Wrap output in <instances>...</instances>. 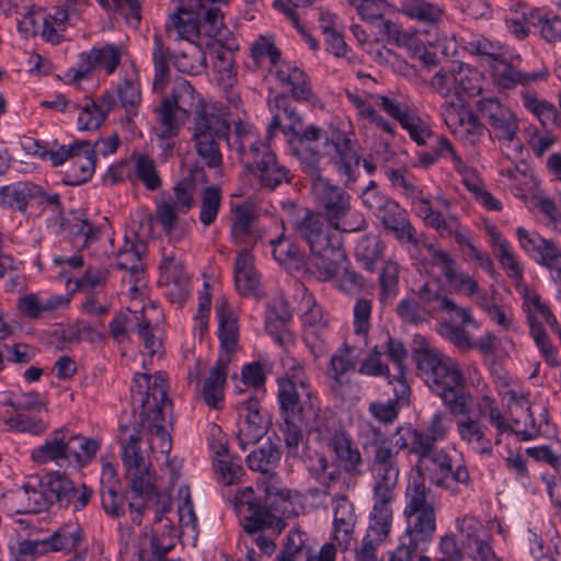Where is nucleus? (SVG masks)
<instances>
[{"label": "nucleus", "instance_id": "f257e3e1", "mask_svg": "<svg viewBox=\"0 0 561 561\" xmlns=\"http://www.w3.org/2000/svg\"><path fill=\"white\" fill-rule=\"evenodd\" d=\"M412 357L430 389L456 416V432L460 442L482 457L493 454L492 439L484 421L495 428L496 444H500L501 436L508 434L523 442L533 440L540 434L541 426L548 423L546 408L530 405L528 399L514 389L503 393L508 410L506 417L495 399L489 396L485 383L476 401V410L471 411L473 398L463 390L465 378L458 364L423 335L413 337Z\"/></svg>", "mask_w": 561, "mask_h": 561}, {"label": "nucleus", "instance_id": "f03ea898", "mask_svg": "<svg viewBox=\"0 0 561 561\" xmlns=\"http://www.w3.org/2000/svg\"><path fill=\"white\" fill-rule=\"evenodd\" d=\"M268 105L272 113L266 135L268 141L280 130L288 137L293 152L309 172L314 173L321 160L327 159L340 174L346 178L352 175L359 159L345 131H325L314 124L304 125L283 94L270 96Z\"/></svg>", "mask_w": 561, "mask_h": 561}, {"label": "nucleus", "instance_id": "7ed1b4c3", "mask_svg": "<svg viewBox=\"0 0 561 561\" xmlns=\"http://www.w3.org/2000/svg\"><path fill=\"white\" fill-rule=\"evenodd\" d=\"M170 100L179 111L193 110L188 130L196 161L209 169L219 168L222 164L220 141L228 140L230 133V124L221 107L203 101L185 79L175 82Z\"/></svg>", "mask_w": 561, "mask_h": 561}, {"label": "nucleus", "instance_id": "20e7f679", "mask_svg": "<svg viewBox=\"0 0 561 561\" xmlns=\"http://www.w3.org/2000/svg\"><path fill=\"white\" fill-rule=\"evenodd\" d=\"M131 402L135 412L139 413L141 430L140 444L144 436L152 454L169 455L172 449L170 428L172 426L171 402L167 396V380L162 373L149 375L137 373L134 375L131 387Z\"/></svg>", "mask_w": 561, "mask_h": 561}, {"label": "nucleus", "instance_id": "39448f33", "mask_svg": "<svg viewBox=\"0 0 561 561\" xmlns=\"http://www.w3.org/2000/svg\"><path fill=\"white\" fill-rule=\"evenodd\" d=\"M175 12L167 22V32L173 39H184L202 46L203 38L218 36L224 27V15L214 4L230 0H173Z\"/></svg>", "mask_w": 561, "mask_h": 561}, {"label": "nucleus", "instance_id": "423d86ee", "mask_svg": "<svg viewBox=\"0 0 561 561\" xmlns=\"http://www.w3.org/2000/svg\"><path fill=\"white\" fill-rule=\"evenodd\" d=\"M121 445L124 474L130 491L137 497H159L160 507L156 511V522L162 523V515L171 506L170 496L159 490L158 478L152 469V465L144 456L139 432L123 427Z\"/></svg>", "mask_w": 561, "mask_h": 561}, {"label": "nucleus", "instance_id": "0eeeda50", "mask_svg": "<svg viewBox=\"0 0 561 561\" xmlns=\"http://www.w3.org/2000/svg\"><path fill=\"white\" fill-rule=\"evenodd\" d=\"M437 508L438 503L426 486L422 473L413 472L404 494L405 538L430 543L436 531Z\"/></svg>", "mask_w": 561, "mask_h": 561}, {"label": "nucleus", "instance_id": "6e6552de", "mask_svg": "<svg viewBox=\"0 0 561 561\" xmlns=\"http://www.w3.org/2000/svg\"><path fill=\"white\" fill-rule=\"evenodd\" d=\"M346 98L355 108L356 118L363 127L376 128L388 135L394 134L396 124L385 118L376 110V105H379L400 125L413 113L407 102L389 95L346 91Z\"/></svg>", "mask_w": 561, "mask_h": 561}, {"label": "nucleus", "instance_id": "1a4fd4ad", "mask_svg": "<svg viewBox=\"0 0 561 561\" xmlns=\"http://www.w3.org/2000/svg\"><path fill=\"white\" fill-rule=\"evenodd\" d=\"M516 289L524 299L523 309L536 345L549 365L558 366L556 350L549 341L550 333L561 339V329L554 314L537 291L519 283L516 284Z\"/></svg>", "mask_w": 561, "mask_h": 561}, {"label": "nucleus", "instance_id": "9d476101", "mask_svg": "<svg viewBox=\"0 0 561 561\" xmlns=\"http://www.w3.org/2000/svg\"><path fill=\"white\" fill-rule=\"evenodd\" d=\"M277 401L282 417H306L318 404L304 367L294 362L277 381Z\"/></svg>", "mask_w": 561, "mask_h": 561}, {"label": "nucleus", "instance_id": "9b49d317", "mask_svg": "<svg viewBox=\"0 0 561 561\" xmlns=\"http://www.w3.org/2000/svg\"><path fill=\"white\" fill-rule=\"evenodd\" d=\"M312 190L324 208V220L346 232H355L365 226L359 211L351 207V196L343 188L332 185L328 180L318 178Z\"/></svg>", "mask_w": 561, "mask_h": 561}, {"label": "nucleus", "instance_id": "f8f14e48", "mask_svg": "<svg viewBox=\"0 0 561 561\" xmlns=\"http://www.w3.org/2000/svg\"><path fill=\"white\" fill-rule=\"evenodd\" d=\"M262 488L265 496L260 530H270L273 535H278L285 527L284 519L298 514L299 495H293L289 490L280 488L276 474H270Z\"/></svg>", "mask_w": 561, "mask_h": 561}, {"label": "nucleus", "instance_id": "ddd939ff", "mask_svg": "<svg viewBox=\"0 0 561 561\" xmlns=\"http://www.w3.org/2000/svg\"><path fill=\"white\" fill-rule=\"evenodd\" d=\"M27 11L23 14L18 24L19 31L25 36L41 34L46 41L57 44L62 38L68 21L71 19L69 12L61 7L54 8L51 12H44L41 8L26 5Z\"/></svg>", "mask_w": 561, "mask_h": 561}, {"label": "nucleus", "instance_id": "4468645a", "mask_svg": "<svg viewBox=\"0 0 561 561\" xmlns=\"http://www.w3.org/2000/svg\"><path fill=\"white\" fill-rule=\"evenodd\" d=\"M84 540L81 526L78 523H67L41 540H24L20 545V552L32 557L49 552L70 553L81 548Z\"/></svg>", "mask_w": 561, "mask_h": 561}, {"label": "nucleus", "instance_id": "2eb2a0df", "mask_svg": "<svg viewBox=\"0 0 561 561\" xmlns=\"http://www.w3.org/2000/svg\"><path fill=\"white\" fill-rule=\"evenodd\" d=\"M267 81H274L280 88L287 89L291 96L299 102L314 104L316 98L308 75L295 62L282 59L268 69Z\"/></svg>", "mask_w": 561, "mask_h": 561}, {"label": "nucleus", "instance_id": "dca6fc26", "mask_svg": "<svg viewBox=\"0 0 561 561\" xmlns=\"http://www.w3.org/2000/svg\"><path fill=\"white\" fill-rule=\"evenodd\" d=\"M300 236L309 244L311 253H323L342 244V228H335L323 215L308 214L298 227Z\"/></svg>", "mask_w": 561, "mask_h": 561}, {"label": "nucleus", "instance_id": "f3484780", "mask_svg": "<svg viewBox=\"0 0 561 561\" xmlns=\"http://www.w3.org/2000/svg\"><path fill=\"white\" fill-rule=\"evenodd\" d=\"M426 260L434 266H437L444 275L448 285L457 293L472 297L478 293V282L467 272L457 267L456 261L451 255L433 244L425 245Z\"/></svg>", "mask_w": 561, "mask_h": 561}, {"label": "nucleus", "instance_id": "a211bd4d", "mask_svg": "<svg viewBox=\"0 0 561 561\" xmlns=\"http://www.w3.org/2000/svg\"><path fill=\"white\" fill-rule=\"evenodd\" d=\"M316 543L300 528H293L287 537L278 561H335V548L327 543L317 556H312Z\"/></svg>", "mask_w": 561, "mask_h": 561}, {"label": "nucleus", "instance_id": "6ab92c4d", "mask_svg": "<svg viewBox=\"0 0 561 561\" xmlns=\"http://www.w3.org/2000/svg\"><path fill=\"white\" fill-rule=\"evenodd\" d=\"M442 114L447 128L460 140L474 144L483 134L482 124L466 107L465 101H446Z\"/></svg>", "mask_w": 561, "mask_h": 561}, {"label": "nucleus", "instance_id": "aec40b11", "mask_svg": "<svg viewBox=\"0 0 561 561\" xmlns=\"http://www.w3.org/2000/svg\"><path fill=\"white\" fill-rule=\"evenodd\" d=\"M364 347L366 345H362L352 335H347L342 345L331 355L325 375L334 392L342 389L344 376L356 368Z\"/></svg>", "mask_w": 561, "mask_h": 561}, {"label": "nucleus", "instance_id": "412c9836", "mask_svg": "<svg viewBox=\"0 0 561 561\" xmlns=\"http://www.w3.org/2000/svg\"><path fill=\"white\" fill-rule=\"evenodd\" d=\"M9 501L18 514H36L51 506L39 476L27 477L20 488L11 492Z\"/></svg>", "mask_w": 561, "mask_h": 561}, {"label": "nucleus", "instance_id": "4be33fe9", "mask_svg": "<svg viewBox=\"0 0 561 561\" xmlns=\"http://www.w3.org/2000/svg\"><path fill=\"white\" fill-rule=\"evenodd\" d=\"M478 107L501 140L512 141L518 129V118L511 108L493 98H483Z\"/></svg>", "mask_w": 561, "mask_h": 561}, {"label": "nucleus", "instance_id": "5701e85b", "mask_svg": "<svg viewBox=\"0 0 561 561\" xmlns=\"http://www.w3.org/2000/svg\"><path fill=\"white\" fill-rule=\"evenodd\" d=\"M240 422L238 440L241 448L257 443L267 431V421L260 412V403L256 398H249L241 402L239 408Z\"/></svg>", "mask_w": 561, "mask_h": 561}, {"label": "nucleus", "instance_id": "b1692460", "mask_svg": "<svg viewBox=\"0 0 561 561\" xmlns=\"http://www.w3.org/2000/svg\"><path fill=\"white\" fill-rule=\"evenodd\" d=\"M482 229L489 238L493 254L507 276L519 280L523 276V264L512 244L503 237L501 231L488 219H483Z\"/></svg>", "mask_w": 561, "mask_h": 561}, {"label": "nucleus", "instance_id": "393cba45", "mask_svg": "<svg viewBox=\"0 0 561 561\" xmlns=\"http://www.w3.org/2000/svg\"><path fill=\"white\" fill-rule=\"evenodd\" d=\"M460 533L467 539L468 554L476 561H495L497 558L493 552L489 534L484 526L473 516H465L457 519Z\"/></svg>", "mask_w": 561, "mask_h": 561}, {"label": "nucleus", "instance_id": "a878e982", "mask_svg": "<svg viewBox=\"0 0 561 561\" xmlns=\"http://www.w3.org/2000/svg\"><path fill=\"white\" fill-rule=\"evenodd\" d=\"M243 162L262 187L274 190L287 180V170L278 164L275 154L268 148L262 150L256 160Z\"/></svg>", "mask_w": 561, "mask_h": 561}, {"label": "nucleus", "instance_id": "bb28decb", "mask_svg": "<svg viewBox=\"0 0 561 561\" xmlns=\"http://www.w3.org/2000/svg\"><path fill=\"white\" fill-rule=\"evenodd\" d=\"M491 76L495 85L500 89L511 90L520 85H529L531 83L545 80L547 72L542 70L523 72L513 65L506 62L502 56L497 58L492 65Z\"/></svg>", "mask_w": 561, "mask_h": 561}, {"label": "nucleus", "instance_id": "cd10ccee", "mask_svg": "<svg viewBox=\"0 0 561 561\" xmlns=\"http://www.w3.org/2000/svg\"><path fill=\"white\" fill-rule=\"evenodd\" d=\"M375 497L376 502L365 537H370L376 542H382L391 529L392 510L390 502L393 499V490L375 489Z\"/></svg>", "mask_w": 561, "mask_h": 561}, {"label": "nucleus", "instance_id": "c85d7f7f", "mask_svg": "<svg viewBox=\"0 0 561 561\" xmlns=\"http://www.w3.org/2000/svg\"><path fill=\"white\" fill-rule=\"evenodd\" d=\"M516 236L519 247L538 263L552 266L554 261L561 256V250L552 242L541 238L536 231L517 227Z\"/></svg>", "mask_w": 561, "mask_h": 561}, {"label": "nucleus", "instance_id": "c756f323", "mask_svg": "<svg viewBox=\"0 0 561 561\" xmlns=\"http://www.w3.org/2000/svg\"><path fill=\"white\" fill-rule=\"evenodd\" d=\"M333 539L344 550L353 540L356 515L353 504L345 496L333 499Z\"/></svg>", "mask_w": 561, "mask_h": 561}, {"label": "nucleus", "instance_id": "7c9ffc66", "mask_svg": "<svg viewBox=\"0 0 561 561\" xmlns=\"http://www.w3.org/2000/svg\"><path fill=\"white\" fill-rule=\"evenodd\" d=\"M397 454L387 442L377 445L373 465L376 478L375 489L393 490L397 485L399 478Z\"/></svg>", "mask_w": 561, "mask_h": 561}, {"label": "nucleus", "instance_id": "2f4dec72", "mask_svg": "<svg viewBox=\"0 0 561 561\" xmlns=\"http://www.w3.org/2000/svg\"><path fill=\"white\" fill-rule=\"evenodd\" d=\"M66 428L53 431L44 443L31 450V459L37 466L54 463L62 467L67 463Z\"/></svg>", "mask_w": 561, "mask_h": 561}, {"label": "nucleus", "instance_id": "473e14b6", "mask_svg": "<svg viewBox=\"0 0 561 561\" xmlns=\"http://www.w3.org/2000/svg\"><path fill=\"white\" fill-rule=\"evenodd\" d=\"M308 414L312 415V421L307 423L310 442L330 447L337 436L343 433L331 411L320 410L317 404L316 410L308 412Z\"/></svg>", "mask_w": 561, "mask_h": 561}, {"label": "nucleus", "instance_id": "72a5a7b5", "mask_svg": "<svg viewBox=\"0 0 561 561\" xmlns=\"http://www.w3.org/2000/svg\"><path fill=\"white\" fill-rule=\"evenodd\" d=\"M233 275L236 288L242 296H260V279L254 268L253 255L249 251L244 250L236 257Z\"/></svg>", "mask_w": 561, "mask_h": 561}, {"label": "nucleus", "instance_id": "f704fd0d", "mask_svg": "<svg viewBox=\"0 0 561 561\" xmlns=\"http://www.w3.org/2000/svg\"><path fill=\"white\" fill-rule=\"evenodd\" d=\"M233 507L247 534L260 530L261 512H263V508L256 505L252 488H244L237 492Z\"/></svg>", "mask_w": 561, "mask_h": 561}, {"label": "nucleus", "instance_id": "c9c22d12", "mask_svg": "<svg viewBox=\"0 0 561 561\" xmlns=\"http://www.w3.org/2000/svg\"><path fill=\"white\" fill-rule=\"evenodd\" d=\"M217 318L219 322V340H220V354L232 362L234 352L238 348L239 328L237 317L227 305L222 304L217 309Z\"/></svg>", "mask_w": 561, "mask_h": 561}, {"label": "nucleus", "instance_id": "e433bc0d", "mask_svg": "<svg viewBox=\"0 0 561 561\" xmlns=\"http://www.w3.org/2000/svg\"><path fill=\"white\" fill-rule=\"evenodd\" d=\"M346 263L347 257L341 244L337 249L331 248L323 253L312 254L309 267L313 268L320 279L329 280L335 278Z\"/></svg>", "mask_w": 561, "mask_h": 561}, {"label": "nucleus", "instance_id": "4c0bfd02", "mask_svg": "<svg viewBox=\"0 0 561 561\" xmlns=\"http://www.w3.org/2000/svg\"><path fill=\"white\" fill-rule=\"evenodd\" d=\"M230 364L231 362H229L227 355L218 356L215 366L205 380L203 397L205 402L211 408H219L224 400V387Z\"/></svg>", "mask_w": 561, "mask_h": 561}, {"label": "nucleus", "instance_id": "58836bf2", "mask_svg": "<svg viewBox=\"0 0 561 561\" xmlns=\"http://www.w3.org/2000/svg\"><path fill=\"white\" fill-rule=\"evenodd\" d=\"M183 214L186 211L180 210L172 203L162 199L157 204L156 218L172 242L183 239L188 231L187 224L180 219Z\"/></svg>", "mask_w": 561, "mask_h": 561}, {"label": "nucleus", "instance_id": "ea45409f", "mask_svg": "<svg viewBox=\"0 0 561 561\" xmlns=\"http://www.w3.org/2000/svg\"><path fill=\"white\" fill-rule=\"evenodd\" d=\"M68 304V298L61 295L42 297L35 294H26L19 299L18 308L24 316L37 319L44 313L64 308Z\"/></svg>", "mask_w": 561, "mask_h": 561}, {"label": "nucleus", "instance_id": "a19ab883", "mask_svg": "<svg viewBox=\"0 0 561 561\" xmlns=\"http://www.w3.org/2000/svg\"><path fill=\"white\" fill-rule=\"evenodd\" d=\"M67 463L73 458L78 468L88 466L100 449L99 440L79 434H72L66 428Z\"/></svg>", "mask_w": 561, "mask_h": 561}, {"label": "nucleus", "instance_id": "79ce46f5", "mask_svg": "<svg viewBox=\"0 0 561 561\" xmlns=\"http://www.w3.org/2000/svg\"><path fill=\"white\" fill-rule=\"evenodd\" d=\"M461 183L471 194L473 201L488 211H501L502 202L496 198L486 187L485 182L473 168L461 176Z\"/></svg>", "mask_w": 561, "mask_h": 561}, {"label": "nucleus", "instance_id": "37998d69", "mask_svg": "<svg viewBox=\"0 0 561 561\" xmlns=\"http://www.w3.org/2000/svg\"><path fill=\"white\" fill-rule=\"evenodd\" d=\"M500 176L504 185L520 199H526L538 187V180L533 173L517 168L501 169Z\"/></svg>", "mask_w": 561, "mask_h": 561}, {"label": "nucleus", "instance_id": "c03bdc74", "mask_svg": "<svg viewBox=\"0 0 561 561\" xmlns=\"http://www.w3.org/2000/svg\"><path fill=\"white\" fill-rule=\"evenodd\" d=\"M422 432L413 428L412 426H400L397 432L387 442L397 453L401 449H409L419 456L420 461L415 472H421V466L427 457L425 449L426 444L422 440Z\"/></svg>", "mask_w": 561, "mask_h": 561}, {"label": "nucleus", "instance_id": "a18cd8bd", "mask_svg": "<svg viewBox=\"0 0 561 561\" xmlns=\"http://www.w3.org/2000/svg\"><path fill=\"white\" fill-rule=\"evenodd\" d=\"M305 463L310 476L322 485L329 486L340 477L339 465L324 453L314 451L306 455Z\"/></svg>", "mask_w": 561, "mask_h": 561}, {"label": "nucleus", "instance_id": "49530a36", "mask_svg": "<svg viewBox=\"0 0 561 561\" xmlns=\"http://www.w3.org/2000/svg\"><path fill=\"white\" fill-rule=\"evenodd\" d=\"M236 136L239 140L237 150L242 161L256 160L260 152L268 148L267 142L259 139L254 126L248 122L237 123Z\"/></svg>", "mask_w": 561, "mask_h": 561}, {"label": "nucleus", "instance_id": "de8ad7c7", "mask_svg": "<svg viewBox=\"0 0 561 561\" xmlns=\"http://www.w3.org/2000/svg\"><path fill=\"white\" fill-rule=\"evenodd\" d=\"M279 459L280 451L278 447L272 443H266L248 455L247 463L251 470L264 473L260 481V485L263 486L267 482V477L274 474L271 470L278 463Z\"/></svg>", "mask_w": 561, "mask_h": 561}, {"label": "nucleus", "instance_id": "09e8293b", "mask_svg": "<svg viewBox=\"0 0 561 561\" xmlns=\"http://www.w3.org/2000/svg\"><path fill=\"white\" fill-rule=\"evenodd\" d=\"M414 211L426 226L437 230L442 237H450V231L459 224L455 217L447 220L432 207L431 202L426 198H419L414 202Z\"/></svg>", "mask_w": 561, "mask_h": 561}, {"label": "nucleus", "instance_id": "8fccbe9b", "mask_svg": "<svg viewBox=\"0 0 561 561\" xmlns=\"http://www.w3.org/2000/svg\"><path fill=\"white\" fill-rule=\"evenodd\" d=\"M399 11L409 19L422 23H437L443 19L444 10L426 0H402Z\"/></svg>", "mask_w": 561, "mask_h": 561}, {"label": "nucleus", "instance_id": "3c124183", "mask_svg": "<svg viewBox=\"0 0 561 561\" xmlns=\"http://www.w3.org/2000/svg\"><path fill=\"white\" fill-rule=\"evenodd\" d=\"M113 105L111 96H104L96 101H88L81 108L78 116V128L80 130L98 129L103 123L106 114Z\"/></svg>", "mask_w": 561, "mask_h": 561}, {"label": "nucleus", "instance_id": "603ef678", "mask_svg": "<svg viewBox=\"0 0 561 561\" xmlns=\"http://www.w3.org/2000/svg\"><path fill=\"white\" fill-rule=\"evenodd\" d=\"M95 168L94 152L89 142L72 160L70 169L66 173L67 183L70 185H80L89 181Z\"/></svg>", "mask_w": 561, "mask_h": 561}, {"label": "nucleus", "instance_id": "864d4df0", "mask_svg": "<svg viewBox=\"0 0 561 561\" xmlns=\"http://www.w3.org/2000/svg\"><path fill=\"white\" fill-rule=\"evenodd\" d=\"M160 280L168 286H174L179 295L183 296L187 293L188 276L184 271L182 262L173 254H163L161 264Z\"/></svg>", "mask_w": 561, "mask_h": 561}, {"label": "nucleus", "instance_id": "5fc2aeb1", "mask_svg": "<svg viewBox=\"0 0 561 561\" xmlns=\"http://www.w3.org/2000/svg\"><path fill=\"white\" fill-rule=\"evenodd\" d=\"M272 255L275 261L287 268H300L304 263V254L297 245L285 239L283 234L270 241Z\"/></svg>", "mask_w": 561, "mask_h": 561}, {"label": "nucleus", "instance_id": "6e6d98bb", "mask_svg": "<svg viewBox=\"0 0 561 561\" xmlns=\"http://www.w3.org/2000/svg\"><path fill=\"white\" fill-rule=\"evenodd\" d=\"M456 66L458 77V100L456 102L463 101L465 96L472 98L479 95L482 91V73L465 64H456Z\"/></svg>", "mask_w": 561, "mask_h": 561}, {"label": "nucleus", "instance_id": "4d7b16f0", "mask_svg": "<svg viewBox=\"0 0 561 561\" xmlns=\"http://www.w3.org/2000/svg\"><path fill=\"white\" fill-rule=\"evenodd\" d=\"M523 106L538 118L543 127L556 123L557 108L550 102L539 99L536 93L523 90L520 93Z\"/></svg>", "mask_w": 561, "mask_h": 561}, {"label": "nucleus", "instance_id": "13d9d810", "mask_svg": "<svg viewBox=\"0 0 561 561\" xmlns=\"http://www.w3.org/2000/svg\"><path fill=\"white\" fill-rule=\"evenodd\" d=\"M430 479L433 484L446 489L451 494H458L461 488L468 486L470 482L469 471L461 463L451 465L450 472L433 473Z\"/></svg>", "mask_w": 561, "mask_h": 561}, {"label": "nucleus", "instance_id": "bf43d9fd", "mask_svg": "<svg viewBox=\"0 0 561 561\" xmlns=\"http://www.w3.org/2000/svg\"><path fill=\"white\" fill-rule=\"evenodd\" d=\"M385 244L379 236L368 234L359 240L356 245V257L367 271L373 272L375 263L382 256Z\"/></svg>", "mask_w": 561, "mask_h": 561}, {"label": "nucleus", "instance_id": "052dcab7", "mask_svg": "<svg viewBox=\"0 0 561 561\" xmlns=\"http://www.w3.org/2000/svg\"><path fill=\"white\" fill-rule=\"evenodd\" d=\"M163 527L169 528L168 535L163 534L161 538H159L157 535H152L149 539V548L142 545L139 551V557L142 561L160 560L173 548L174 536L171 534L173 531V527L171 526V522L168 518H165Z\"/></svg>", "mask_w": 561, "mask_h": 561}, {"label": "nucleus", "instance_id": "680f3d73", "mask_svg": "<svg viewBox=\"0 0 561 561\" xmlns=\"http://www.w3.org/2000/svg\"><path fill=\"white\" fill-rule=\"evenodd\" d=\"M106 11L124 18L126 23L136 28L141 20V4L139 0H96Z\"/></svg>", "mask_w": 561, "mask_h": 561}, {"label": "nucleus", "instance_id": "e2e57ef3", "mask_svg": "<svg viewBox=\"0 0 561 561\" xmlns=\"http://www.w3.org/2000/svg\"><path fill=\"white\" fill-rule=\"evenodd\" d=\"M371 310V301L368 299H359L353 309V333L350 335H352L356 342L366 346L368 345Z\"/></svg>", "mask_w": 561, "mask_h": 561}, {"label": "nucleus", "instance_id": "0e129e2a", "mask_svg": "<svg viewBox=\"0 0 561 561\" xmlns=\"http://www.w3.org/2000/svg\"><path fill=\"white\" fill-rule=\"evenodd\" d=\"M450 428L451 420L446 413H434L427 426V432H422V440L427 445L426 448H424L427 456L431 455L436 442H443L447 438Z\"/></svg>", "mask_w": 561, "mask_h": 561}, {"label": "nucleus", "instance_id": "69168bd1", "mask_svg": "<svg viewBox=\"0 0 561 561\" xmlns=\"http://www.w3.org/2000/svg\"><path fill=\"white\" fill-rule=\"evenodd\" d=\"M214 80L227 90L232 88L237 81V73L233 66L231 53L220 49L217 51L216 58L213 61Z\"/></svg>", "mask_w": 561, "mask_h": 561}, {"label": "nucleus", "instance_id": "338daca9", "mask_svg": "<svg viewBox=\"0 0 561 561\" xmlns=\"http://www.w3.org/2000/svg\"><path fill=\"white\" fill-rule=\"evenodd\" d=\"M231 217V236L236 241H240L250 232L254 220V207L249 202L232 205Z\"/></svg>", "mask_w": 561, "mask_h": 561}, {"label": "nucleus", "instance_id": "774afa93", "mask_svg": "<svg viewBox=\"0 0 561 561\" xmlns=\"http://www.w3.org/2000/svg\"><path fill=\"white\" fill-rule=\"evenodd\" d=\"M90 53L95 68L104 69L107 75H111L119 65L123 49L114 44H103L94 46Z\"/></svg>", "mask_w": 561, "mask_h": 561}]
</instances>
